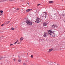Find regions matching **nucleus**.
<instances>
[{"label":"nucleus","mask_w":65,"mask_h":65,"mask_svg":"<svg viewBox=\"0 0 65 65\" xmlns=\"http://www.w3.org/2000/svg\"><path fill=\"white\" fill-rule=\"evenodd\" d=\"M0 12H1V13H3V11L1 10L0 11Z\"/></svg>","instance_id":"nucleus-13"},{"label":"nucleus","mask_w":65,"mask_h":65,"mask_svg":"<svg viewBox=\"0 0 65 65\" xmlns=\"http://www.w3.org/2000/svg\"><path fill=\"white\" fill-rule=\"evenodd\" d=\"M14 29L13 28H12L11 29V30H13Z\"/></svg>","instance_id":"nucleus-14"},{"label":"nucleus","mask_w":65,"mask_h":65,"mask_svg":"<svg viewBox=\"0 0 65 65\" xmlns=\"http://www.w3.org/2000/svg\"><path fill=\"white\" fill-rule=\"evenodd\" d=\"M40 40H41V41H42V40H43V39L41 38L40 39Z\"/></svg>","instance_id":"nucleus-15"},{"label":"nucleus","mask_w":65,"mask_h":65,"mask_svg":"<svg viewBox=\"0 0 65 65\" xmlns=\"http://www.w3.org/2000/svg\"><path fill=\"white\" fill-rule=\"evenodd\" d=\"M53 48H51V49H50L49 50V51H48V52H51V51H53Z\"/></svg>","instance_id":"nucleus-10"},{"label":"nucleus","mask_w":65,"mask_h":65,"mask_svg":"<svg viewBox=\"0 0 65 65\" xmlns=\"http://www.w3.org/2000/svg\"><path fill=\"white\" fill-rule=\"evenodd\" d=\"M54 3V2L53 1H50L49 2V3Z\"/></svg>","instance_id":"nucleus-12"},{"label":"nucleus","mask_w":65,"mask_h":65,"mask_svg":"<svg viewBox=\"0 0 65 65\" xmlns=\"http://www.w3.org/2000/svg\"><path fill=\"white\" fill-rule=\"evenodd\" d=\"M2 14V13H1V14H0V15H1Z\"/></svg>","instance_id":"nucleus-28"},{"label":"nucleus","mask_w":65,"mask_h":65,"mask_svg":"<svg viewBox=\"0 0 65 65\" xmlns=\"http://www.w3.org/2000/svg\"><path fill=\"white\" fill-rule=\"evenodd\" d=\"M2 58L1 57L0 58V60H2Z\"/></svg>","instance_id":"nucleus-20"},{"label":"nucleus","mask_w":65,"mask_h":65,"mask_svg":"<svg viewBox=\"0 0 65 65\" xmlns=\"http://www.w3.org/2000/svg\"><path fill=\"white\" fill-rule=\"evenodd\" d=\"M37 6H39V5H40V4H39L37 5Z\"/></svg>","instance_id":"nucleus-19"},{"label":"nucleus","mask_w":65,"mask_h":65,"mask_svg":"<svg viewBox=\"0 0 65 65\" xmlns=\"http://www.w3.org/2000/svg\"><path fill=\"white\" fill-rule=\"evenodd\" d=\"M32 65H33V64H32Z\"/></svg>","instance_id":"nucleus-34"},{"label":"nucleus","mask_w":65,"mask_h":65,"mask_svg":"<svg viewBox=\"0 0 65 65\" xmlns=\"http://www.w3.org/2000/svg\"><path fill=\"white\" fill-rule=\"evenodd\" d=\"M29 4V3H27V4Z\"/></svg>","instance_id":"nucleus-30"},{"label":"nucleus","mask_w":65,"mask_h":65,"mask_svg":"<svg viewBox=\"0 0 65 65\" xmlns=\"http://www.w3.org/2000/svg\"><path fill=\"white\" fill-rule=\"evenodd\" d=\"M9 21H8V23H9Z\"/></svg>","instance_id":"nucleus-32"},{"label":"nucleus","mask_w":65,"mask_h":65,"mask_svg":"<svg viewBox=\"0 0 65 65\" xmlns=\"http://www.w3.org/2000/svg\"><path fill=\"white\" fill-rule=\"evenodd\" d=\"M14 61H15V59H14Z\"/></svg>","instance_id":"nucleus-26"},{"label":"nucleus","mask_w":65,"mask_h":65,"mask_svg":"<svg viewBox=\"0 0 65 65\" xmlns=\"http://www.w3.org/2000/svg\"><path fill=\"white\" fill-rule=\"evenodd\" d=\"M56 63L55 62H51V63H49V62H47V64H49V65H55V63Z\"/></svg>","instance_id":"nucleus-6"},{"label":"nucleus","mask_w":65,"mask_h":65,"mask_svg":"<svg viewBox=\"0 0 65 65\" xmlns=\"http://www.w3.org/2000/svg\"><path fill=\"white\" fill-rule=\"evenodd\" d=\"M19 8H18L17 9V10H19Z\"/></svg>","instance_id":"nucleus-24"},{"label":"nucleus","mask_w":65,"mask_h":65,"mask_svg":"<svg viewBox=\"0 0 65 65\" xmlns=\"http://www.w3.org/2000/svg\"><path fill=\"white\" fill-rule=\"evenodd\" d=\"M4 26V24H2L1 26Z\"/></svg>","instance_id":"nucleus-25"},{"label":"nucleus","mask_w":65,"mask_h":65,"mask_svg":"<svg viewBox=\"0 0 65 65\" xmlns=\"http://www.w3.org/2000/svg\"><path fill=\"white\" fill-rule=\"evenodd\" d=\"M21 60H20V59H19L18 60V62H21Z\"/></svg>","instance_id":"nucleus-16"},{"label":"nucleus","mask_w":65,"mask_h":65,"mask_svg":"<svg viewBox=\"0 0 65 65\" xmlns=\"http://www.w3.org/2000/svg\"><path fill=\"white\" fill-rule=\"evenodd\" d=\"M30 10H32V9H29L27 10H26V12H29V11H30Z\"/></svg>","instance_id":"nucleus-9"},{"label":"nucleus","mask_w":65,"mask_h":65,"mask_svg":"<svg viewBox=\"0 0 65 65\" xmlns=\"http://www.w3.org/2000/svg\"><path fill=\"white\" fill-rule=\"evenodd\" d=\"M27 55H28V54H27Z\"/></svg>","instance_id":"nucleus-35"},{"label":"nucleus","mask_w":65,"mask_h":65,"mask_svg":"<svg viewBox=\"0 0 65 65\" xmlns=\"http://www.w3.org/2000/svg\"><path fill=\"white\" fill-rule=\"evenodd\" d=\"M2 59H5V57H2Z\"/></svg>","instance_id":"nucleus-17"},{"label":"nucleus","mask_w":65,"mask_h":65,"mask_svg":"<svg viewBox=\"0 0 65 65\" xmlns=\"http://www.w3.org/2000/svg\"><path fill=\"white\" fill-rule=\"evenodd\" d=\"M24 39L23 37H21L20 39V41H22V40H23Z\"/></svg>","instance_id":"nucleus-11"},{"label":"nucleus","mask_w":65,"mask_h":65,"mask_svg":"<svg viewBox=\"0 0 65 65\" xmlns=\"http://www.w3.org/2000/svg\"><path fill=\"white\" fill-rule=\"evenodd\" d=\"M19 43V44L20 43Z\"/></svg>","instance_id":"nucleus-33"},{"label":"nucleus","mask_w":65,"mask_h":65,"mask_svg":"<svg viewBox=\"0 0 65 65\" xmlns=\"http://www.w3.org/2000/svg\"><path fill=\"white\" fill-rule=\"evenodd\" d=\"M17 42H18V41H17L14 44H16L17 43Z\"/></svg>","instance_id":"nucleus-18"},{"label":"nucleus","mask_w":65,"mask_h":65,"mask_svg":"<svg viewBox=\"0 0 65 65\" xmlns=\"http://www.w3.org/2000/svg\"><path fill=\"white\" fill-rule=\"evenodd\" d=\"M52 28L53 29H55V28H58L57 25H52L51 26Z\"/></svg>","instance_id":"nucleus-4"},{"label":"nucleus","mask_w":65,"mask_h":65,"mask_svg":"<svg viewBox=\"0 0 65 65\" xmlns=\"http://www.w3.org/2000/svg\"><path fill=\"white\" fill-rule=\"evenodd\" d=\"M10 46H11V45H13V44H10Z\"/></svg>","instance_id":"nucleus-23"},{"label":"nucleus","mask_w":65,"mask_h":65,"mask_svg":"<svg viewBox=\"0 0 65 65\" xmlns=\"http://www.w3.org/2000/svg\"><path fill=\"white\" fill-rule=\"evenodd\" d=\"M40 19H37L36 20H35V22L36 23H39V22H40Z\"/></svg>","instance_id":"nucleus-5"},{"label":"nucleus","mask_w":65,"mask_h":65,"mask_svg":"<svg viewBox=\"0 0 65 65\" xmlns=\"http://www.w3.org/2000/svg\"><path fill=\"white\" fill-rule=\"evenodd\" d=\"M47 25V23L46 22H45L43 24V26H45Z\"/></svg>","instance_id":"nucleus-7"},{"label":"nucleus","mask_w":65,"mask_h":65,"mask_svg":"<svg viewBox=\"0 0 65 65\" xmlns=\"http://www.w3.org/2000/svg\"><path fill=\"white\" fill-rule=\"evenodd\" d=\"M6 1V0H4V1Z\"/></svg>","instance_id":"nucleus-27"},{"label":"nucleus","mask_w":65,"mask_h":65,"mask_svg":"<svg viewBox=\"0 0 65 65\" xmlns=\"http://www.w3.org/2000/svg\"><path fill=\"white\" fill-rule=\"evenodd\" d=\"M43 36L45 37H46V36H47V34L46 33L44 32Z\"/></svg>","instance_id":"nucleus-8"},{"label":"nucleus","mask_w":65,"mask_h":65,"mask_svg":"<svg viewBox=\"0 0 65 65\" xmlns=\"http://www.w3.org/2000/svg\"><path fill=\"white\" fill-rule=\"evenodd\" d=\"M33 55H31V58H32H32H33Z\"/></svg>","instance_id":"nucleus-21"},{"label":"nucleus","mask_w":65,"mask_h":65,"mask_svg":"<svg viewBox=\"0 0 65 65\" xmlns=\"http://www.w3.org/2000/svg\"><path fill=\"white\" fill-rule=\"evenodd\" d=\"M49 34H50L51 35H52L53 37H56V36H57V35L54 34L53 32V31L52 30H49L48 32Z\"/></svg>","instance_id":"nucleus-1"},{"label":"nucleus","mask_w":65,"mask_h":65,"mask_svg":"<svg viewBox=\"0 0 65 65\" xmlns=\"http://www.w3.org/2000/svg\"><path fill=\"white\" fill-rule=\"evenodd\" d=\"M26 22L27 23V24L29 25H32V22L31 21H29L28 20L26 21Z\"/></svg>","instance_id":"nucleus-3"},{"label":"nucleus","mask_w":65,"mask_h":65,"mask_svg":"<svg viewBox=\"0 0 65 65\" xmlns=\"http://www.w3.org/2000/svg\"><path fill=\"white\" fill-rule=\"evenodd\" d=\"M10 1H13V0H11Z\"/></svg>","instance_id":"nucleus-29"},{"label":"nucleus","mask_w":65,"mask_h":65,"mask_svg":"<svg viewBox=\"0 0 65 65\" xmlns=\"http://www.w3.org/2000/svg\"><path fill=\"white\" fill-rule=\"evenodd\" d=\"M23 65H26V63H23Z\"/></svg>","instance_id":"nucleus-22"},{"label":"nucleus","mask_w":65,"mask_h":65,"mask_svg":"<svg viewBox=\"0 0 65 65\" xmlns=\"http://www.w3.org/2000/svg\"><path fill=\"white\" fill-rule=\"evenodd\" d=\"M42 18H41V20H42V19H45L46 17H47V13H46V12H45L42 13Z\"/></svg>","instance_id":"nucleus-2"},{"label":"nucleus","mask_w":65,"mask_h":65,"mask_svg":"<svg viewBox=\"0 0 65 65\" xmlns=\"http://www.w3.org/2000/svg\"><path fill=\"white\" fill-rule=\"evenodd\" d=\"M63 1V0H62V1Z\"/></svg>","instance_id":"nucleus-31"}]
</instances>
